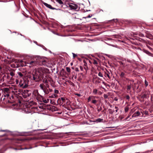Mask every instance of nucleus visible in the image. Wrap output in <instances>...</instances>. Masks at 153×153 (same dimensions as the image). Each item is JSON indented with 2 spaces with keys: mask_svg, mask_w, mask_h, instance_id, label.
<instances>
[{
  "mask_svg": "<svg viewBox=\"0 0 153 153\" xmlns=\"http://www.w3.org/2000/svg\"><path fill=\"white\" fill-rule=\"evenodd\" d=\"M109 111H110V113L111 114H113L114 111H112L111 109H110Z\"/></svg>",
  "mask_w": 153,
  "mask_h": 153,
  "instance_id": "obj_42",
  "label": "nucleus"
},
{
  "mask_svg": "<svg viewBox=\"0 0 153 153\" xmlns=\"http://www.w3.org/2000/svg\"><path fill=\"white\" fill-rule=\"evenodd\" d=\"M140 115V113L139 111H137L135 112L132 115V117H137Z\"/></svg>",
  "mask_w": 153,
  "mask_h": 153,
  "instance_id": "obj_12",
  "label": "nucleus"
},
{
  "mask_svg": "<svg viewBox=\"0 0 153 153\" xmlns=\"http://www.w3.org/2000/svg\"><path fill=\"white\" fill-rule=\"evenodd\" d=\"M57 2L59 3L60 4H63V3L61 0H56Z\"/></svg>",
  "mask_w": 153,
  "mask_h": 153,
  "instance_id": "obj_25",
  "label": "nucleus"
},
{
  "mask_svg": "<svg viewBox=\"0 0 153 153\" xmlns=\"http://www.w3.org/2000/svg\"><path fill=\"white\" fill-rule=\"evenodd\" d=\"M104 98L106 99L108 97V95L106 94H104L103 95Z\"/></svg>",
  "mask_w": 153,
  "mask_h": 153,
  "instance_id": "obj_36",
  "label": "nucleus"
},
{
  "mask_svg": "<svg viewBox=\"0 0 153 153\" xmlns=\"http://www.w3.org/2000/svg\"><path fill=\"white\" fill-rule=\"evenodd\" d=\"M49 109L52 111H54L57 110V108L55 106L51 105L49 107Z\"/></svg>",
  "mask_w": 153,
  "mask_h": 153,
  "instance_id": "obj_14",
  "label": "nucleus"
},
{
  "mask_svg": "<svg viewBox=\"0 0 153 153\" xmlns=\"http://www.w3.org/2000/svg\"><path fill=\"white\" fill-rule=\"evenodd\" d=\"M54 93L56 94H58L59 93V91L55 89L54 90Z\"/></svg>",
  "mask_w": 153,
  "mask_h": 153,
  "instance_id": "obj_35",
  "label": "nucleus"
},
{
  "mask_svg": "<svg viewBox=\"0 0 153 153\" xmlns=\"http://www.w3.org/2000/svg\"><path fill=\"white\" fill-rule=\"evenodd\" d=\"M125 75V74L124 73V72H122L121 74H120V76L122 77H124V76Z\"/></svg>",
  "mask_w": 153,
  "mask_h": 153,
  "instance_id": "obj_28",
  "label": "nucleus"
},
{
  "mask_svg": "<svg viewBox=\"0 0 153 153\" xmlns=\"http://www.w3.org/2000/svg\"><path fill=\"white\" fill-rule=\"evenodd\" d=\"M89 62L90 63H92V62H91V61L90 60H89Z\"/></svg>",
  "mask_w": 153,
  "mask_h": 153,
  "instance_id": "obj_46",
  "label": "nucleus"
},
{
  "mask_svg": "<svg viewBox=\"0 0 153 153\" xmlns=\"http://www.w3.org/2000/svg\"><path fill=\"white\" fill-rule=\"evenodd\" d=\"M5 131V130H2L1 131Z\"/></svg>",
  "mask_w": 153,
  "mask_h": 153,
  "instance_id": "obj_52",
  "label": "nucleus"
},
{
  "mask_svg": "<svg viewBox=\"0 0 153 153\" xmlns=\"http://www.w3.org/2000/svg\"><path fill=\"white\" fill-rule=\"evenodd\" d=\"M33 94L37 99L40 98L41 97V95L39 94L38 91L37 90L34 91Z\"/></svg>",
  "mask_w": 153,
  "mask_h": 153,
  "instance_id": "obj_10",
  "label": "nucleus"
},
{
  "mask_svg": "<svg viewBox=\"0 0 153 153\" xmlns=\"http://www.w3.org/2000/svg\"><path fill=\"white\" fill-rule=\"evenodd\" d=\"M19 85L20 86V87L23 88H27L28 86L27 85L26 83H25L24 81H22L20 82Z\"/></svg>",
  "mask_w": 153,
  "mask_h": 153,
  "instance_id": "obj_9",
  "label": "nucleus"
},
{
  "mask_svg": "<svg viewBox=\"0 0 153 153\" xmlns=\"http://www.w3.org/2000/svg\"><path fill=\"white\" fill-rule=\"evenodd\" d=\"M49 99H45L43 100V102L45 103H48L49 102Z\"/></svg>",
  "mask_w": 153,
  "mask_h": 153,
  "instance_id": "obj_19",
  "label": "nucleus"
},
{
  "mask_svg": "<svg viewBox=\"0 0 153 153\" xmlns=\"http://www.w3.org/2000/svg\"><path fill=\"white\" fill-rule=\"evenodd\" d=\"M98 75V76L100 77H103V76L102 74L100 72L99 73Z\"/></svg>",
  "mask_w": 153,
  "mask_h": 153,
  "instance_id": "obj_31",
  "label": "nucleus"
},
{
  "mask_svg": "<svg viewBox=\"0 0 153 153\" xmlns=\"http://www.w3.org/2000/svg\"><path fill=\"white\" fill-rule=\"evenodd\" d=\"M48 71V70L47 68H44L43 67H40L38 68L36 72H38L39 74H40L42 76V74L47 73Z\"/></svg>",
  "mask_w": 153,
  "mask_h": 153,
  "instance_id": "obj_6",
  "label": "nucleus"
},
{
  "mask_svg": "<svg viewBox=\"0 0 153 153\" xmlns=\"http://www.w3.org/2000/svg\"><path fill=\"white\" fill-rule=\"evenodd\" d=\"M43 82L45 84L48 83V80L45 78L43 80Z\"/></svg>",
  "mask_w": 153,
  "mask_h": 153,
  "instance_id": "obj_21",
  "label": "nucleus"
},
{
  "mask_svg": "<svg viewBox=\"0 0 153 153\" xmlns=\"http://www.w3.org/2000/svg\"><path fill=\"white\" fill-rule=\"evenodd\" d=\"M92 16V15H89L87 17H85V18H91V17Z\"/></svg>",
  "mask_w": 153,
  "mask_h": 153,
  "instance_id": "obj_37",
  "label": "nucleus"
},
{
  "mask_svg": "<svg viewBox=\"0 0 153 153\" xmlns=\"http://www.w3.org/2000/svg\"><path fill=\"white\" fill-rule=\"evenodd\" d=\"M69 7L71 10L77 11L79 10L78 6L76 4H71L69 5Z\"/></svg>",
  "mask_w": 153,
  "mask_h": 153,
  "instance_id": "obj_8",
  "label": "nucleus"
},
{
  "mask_svg": "<svg viewBox=\"0 0 153 153\" xmlns=\"http://www.w3.org/2000/svg\"><path fill=\"white\" fill-rule=\"evenodd\" d=\"M97 111L98 112H99L100 111V110L99 109H98Z\"/></svg>",
  "mask_w": 153,
  "mask_h": 153,
  "instance_id": "obj_48",
  "label": "nucleus"
},
{
  "mask_svg": "<svg viewBox=\"0 0 153 153\" xmlns=\"http://www.w3.org/2000/svg\"><path fill=\"white\" fill-rule=\"evenodd\" d=\"M103 119H101L100 118H98L96 120V122H102L103 121Z\"/></svg>",
  "mask_w": 153,
  "mask_h": 153,
  "instance_id": "obj_20",
  "label": "nucleus"
},
{
  "mask_svg": "<svg viewBox=\"0 0 153 153\" xmlns=\"http://www.w3.org/2000/svg\"><path fill=\"white\" fill-rule=\"evenodd\" d=\"M93 63L94 65H97L98 64V62L96 59H94Z\"/></svg>",
  "mask_w": 153,
  "mask_h": 153,
  "instance_id": "obj_23",
  "label": "nucleus"
},
{
  "mask_svg": "<svg viewBox=\"0 0 153 153\" xmlns=\"http://www.w3.org/2000/svg\"><path fill=\"white\" fill-rule=\"evenodd\" d=\"M140 153V152H136V153Z\"/></svg>",
  "mask_w": 153,
  "mask_h": 153,
  "instance_id": "obj_53",
  "label": "nucleus"
},
{
  "mask_svg": "<svg viewBox=\"0 0 153 153\" xmlns=\"http://www.w3.org/2000/svg\"><path fill=\"white\" fill-rule=\"evenodd\" d=\"M105 74L106 75H107V77L109 79L111 78V76H110V73L108 71H107L106 72H105Z\"/></svg>",
  "mask_w": 153,
  "mask_h": 153,
  "instance_id": "obj_16",
  "label": "nucleus"
},
{
  "mask_svg": "<svg viewBox=\"0 0 153 153\" xmlns=\"http://www.w3.org/2000/svg\"><path fill=\"white\" fill-rule=\"evenodd\" d=\"M99 97L96 96H90L88 99V102L91 101V102L95 104L96 105L98 101L97 100L95 99L96 98H98Z\"/></svg>",
  "mask_w": 153,
  "mask_h": 153,
  "instance_id": "obj_5",
  "label": "nucleus"
},
{
  "mask_svg": "<svg viewBox=\"0 0 153 153\" xmlns=\"http://www.w3.org/2000/svg\"><path fill=\"white\" fill-rule=\"evenodd\" d=\"M61 99L62 101L63 102H65V100H66L67 99L65 98L61 97Z\"/></svg>",
  "mask_w": 153,
  "mask_h": 153,
  "instance_id": "obj_32",
  "label": "nucleus"
},
{
  "mask_svg": "<svg viewBox=\"0 0 153 153\" xmlns=\"http://www.w3.org/2000/svg\"><path fill=\"white\" fill-rule=\"evenodd\" d=\"M115 108L116 109V110H115L116 112H117L118 110V107L117 106H115Z\"/></svg>",
  "mask_w": 153,
  "mask_h": 153,
  "instance_id": "obj_39",
  "label": "nucleus"
},
{
  "mask_svg": "<svg viewBox=\"0 0 153 153\" xmlns=\"http://www.w3.org/2000/svg\"><path fill=\"white\" fill-rule=\"evenodd\" d=\"M149 92L148 91L146 92L144 94L141 95V98L143 99L147 98V95L149 94Z\"/></svg>",
  "mask_w": 153,
  "mask_h": 153,
  "instance_id": "obj_11",
  "label": "nucleus"
},
{
  "mask_svg": "<svg viewBox=\"0 0 153 153\" xmlns=\"http://www.w3.org/2000/svg\"><path fill=\"white\" fill-rule=\"evenodd\" d=\"M43 4L45 6L50 9L52 10L56 9L55 8L52 7L51 5L48 4L47 3H46L45 2H44Z\"/></svg>",
  "mask_w": 153,
  "mask_h": 153,
  "instance_id": "obj_13",
  "label": "nucleus"
},
{
  "mask_svg": "<svg viewBox=\"0 0 153 153\" xmlns=\"http://www.w3.org/2000/svg\"><path fill=\"white\" fill-rule=\"evenodd\" d=\"M78 96H80V94H77Z\"/></svg>",
  "mask_w": 153,
  "mask_h": 153,
  "instance_id": "obj_47",
  "label": "nucleus"
},
{
  "mask_svg": "<svg viewBox=\"0 0 153 153\" xmlns=\"http://www.w3.org/2000/svg\"><path fill=\"white\" fill-rule=\"evenodd\" d=\"M17 74L20 77H22L23 76V74L21 72H18Z\"/></svg>",
  "mask_w": 153,
  "mask_h": 153,
  "instance_id": "obj_27",
  "label": "nucleus"
},
{
  "mask_svg": "<svg viewBox=\"0 0 153 153\" xmlns=\"http://www.w3.org/2000/svg\"><path fill=\"white\" fill-rule=\"evenodd\" d=\"M10 74L12 76H13L14 75H15V74H14V72H10Z\"/></svg>",
  "mask_w": 153,
  "mask_h": 153,
  "instance_id": "obj_29",
  "label": "nucleus"
},
{
  "mask_svg": "<svg viewBox=\"0 0 153 153\" xmlns=\"http://www.w3.org/2000/svg\"><path fill=\"white\" fill-rule=\"evenodd\" d=\"M102 83H103V84H105V82H102Z\"/></svg>",
  "mask_w": 153,
  "mask_h": 153,
  "instance_id": "obj_50",
  "label": "nucleus"
},
{
  "mask_svg": "<svg viewBox=\"0 0 153 153\" xmlns=\"http://www.w3.org/2000/svg\"><path fill=\"white\" fill-rule=\"evenodd\" d=\"M31 94L30 91L26 90H25L22 93V95L24 98L29 97Z\"/></svg>",
  "mask_w": 153,
  "mask_h": 153,
  "instance_id": "obj_7",
  "label": "nucleus"
},
{
  "mask_svg": "<svg viewBox=\"0 0 153 153\" xmlns=\"http://www.w3.org/2000/svg\"><path fill=\"white\" fill-rule=\"evenodd\" d=\"M43 86L45 88H46L48 89L49 88V86L48 83L45 84V85H43Z\"/></svg>",
  "mask_w": 153,
  "mask_h": 153,
  "instance_id": "obj_26",
  "label": "nucleus"
},
{
  "mask_svg": "<svg viewBox=\"0 0 153 153\" xmlns=\"http://www.w3.org/2000/svg\"><path fill=\"white\" fill-rule=\"evenodd\" d=\"M50 98H54L53 94H52L51 96H49Z\"/></svg>",
  "mask_w": 153,
  "mask_h": 153,
  "instance_id": "obj_38",
  "label": "nucleus"
},
{
  "mask_svg": "<svg viewBox=\"0 0 153 153\" xmlns=\"http://www.w3.org/2000/svg\"><path fill=\"white\" fill-rule=\"evenodd\" d=\"M23 60H20V62L21 63H22L23 62Z\"/></svg>",
  "mask_w": 153,
  "mask_h": 153,
  "instance_id": "obj_45",
  "label": "nucleus"
},
{
  "mask_svg": "<svg viewBox=\"0 0 153 153\" xmlns=\"http://www.w3.org/2000/svg\"><path fill=\"white\" fill-rule=\"evenodd\" d=\"M9 94L8 93H5V94H4V97H5L7 98L8 97H9Z\"/></svg>",
  "mask_w": 153,
  "mask_h": 153,
  "instance_id": "obj_24",
  "label": "nucleus"
},
{
  "mask_svg": "<svg viewBox=\"0 0 153 153\" xmlns=\"http://www.w3.org/2000/svg\"><path fill=\"white\" fill-rule=\"evenodd\" d=\"M66 70L68 72H70V69L68 68V67H66Z\"/></svg>",
  "mask_w": 153,
  "mask_h": 153,
  "instance_id": "obj_34",
  "label": "nucleus"
},
{
  "mask_svg": "<svg viewBox=\"0 0 153 153\" xmlns=\"http://www.w3.org/2000/svg\"><path fill=\"white\" fill-rule=\"evenodd\" d=\"M9 91V89L8 88H4L3 89V91L4 94H5V93H8Z\"/></svg>",
  "mask_w": 153,
  "mask_h": 153,
  "instance_id": "obj_17",
  "label": "nucleus"
},
{
  "mask_svg": "<svg viewBox=\"0 0 153 153\" xmlns=\"http://www.w3.org/2000/svg\"><path fill=\"white\" fill-rule=\"evenodd\" d=\"M131 84H130L129 85H127V90L128 91H129L130 92V90L131 88Z\"/></svg>",
  "mask_w": 153,
  "mask_h": 153,
  "instance_id": "obj_15",
  "label": "nucleus"
},
{
  "mask_svg": "<svg viewBox=\"0 0 153 153\" xmlns=\"http://www.w3.org/2000/svg\"><path fill=\"white\" fill-rule=\"evenodd\" d=\"M53 96L54 98H57L58 97V95L56 94H53Z\"/></svg>",
  "mask_w": 153,
  "mask_h": 153,
  "instance_id": "obj_40",
  "label": "nucleus"
},
{
  "mask_svg": "<svg viewBox=\"0 0 153 153\" xmlns=\"http://www.w3.org/2000/svg\"><path fill=\"white\" fill-rule=\"evenodd\" d=\"M126 99L128 100L130 99V97L129 95H127L126 96Z\"/></svg>",
  "mask_w": 153,
  "mask_h": 153,
  "instance_id": "obj_41",
  "label": "nucleus"
},
{
  "mask_svg": "<svg viewBox=\"0 0 153 153\" xmlns=\"http://www.w3.org/2000/svg\"><path fill=\"white\" fill-rule=\"evenodd\" d=\"M129 110V108L128 107H126L125 108V111L126 112H127Z\"/></svg>",
  "mask_w": 153,
  "mask_h": 153,
  "instance_id": "obj_30",
  "label": "nucleus"
},
{
  "mask_svg": "<svg viewBox=\"0 0 153 153\" xmlns=\"http://www.w3.org/2000/svg\"><path fill=\"white\" fill-rule=\"evenodd\" d=\"M97 92L98 90L97 89L95 88L93 89L92 92L94 94L96 95L97 94Z\"/></svg>",
  "mask_w": 153,
  "mask_h": 153,
  "instance_id": "obj_18",
  "label": "nucleus"
},
{
  "mask_svg": "<svg viewBox=\"0 0 153 153\" xmlns=\"http://www.w3.org/2000/svg\"><path fill=\"white\" fill-rule=\"evenodd\" d=\"M130 115L128 116L126 118V120H129L128 119V118L130 117Z\"/></svg>",
  "mask_w": 153,
  "mask_h": 153,
  "instance_id": "obj_44",
  "label": "nucleus"
},
{
  "mask_svg": "<svg viewBox=\"0 0 153 153\" xmlns=\"http://www.w3.org/2000/svg\"><path fill=\"white\" fill-rule=\"evenodd\" d=\"M39 61L37 59V57L35 58L33 60L30 61L29 62H25V64L22 63L23 65L25 66L27 64H29L30 67L36 65L38 64Z\"/></svg>",
  "mask_w": 153,
  "mask_h": 153,
  "instance_id": "obj_1",
  "label": "nucleus"
},
{
  "mask_svg": "<svg viewBox=\"0 0 153 153\" xmlns=\"http://www.w3.org/2000/svg\"><path fill=\"white\" fill-rule=\"evenodd\" d=\"M144 52L146 53L147 54H148L149 55H150V54L151 53H150L148 51L146 50H144L143 51Z\"/></svg>",
  "mask_w": 153,
  "mask_h": 153,
  "instance_id": "obj_22",
  "label": "nucleus"
},
{
  "mask_svg": "<svg viewBox=\"0 0 153 153\" xmlns=\"http://www.w3.org/2000/svg\"><path fill=\"white\" fill-rule=\"evenodd\" d=\"M97 59V60L98 61H100V60H99V59Z\"/></svg>",
  "mask_w": 153,
  "mask_h": 153,
  "instance_id": "obj_51",
  "label": "nucleus"
},
{
  "mask_svg": "<svg viewBox=\"0 0 153 153\" xmlns=\"http://www.w3.org/2000/svg\"><path fill=\"white\" fill-rule=\"evenodd\" d=\"M145 83L146 85V86L147 87L148 85V82L146 81V80H145Z\"/></svg>",
  "mask_w": 153,
  "mask_h": 153,
  "instance_id": "obj_33",
  "label": "nucleus"
},
{
  "mask_svg": "<svg viewBox=\"0 0 153 153\" xmlns=\"http://www.w3.org/2000/svg\"><path fill=\"white\" fill-rule=\"evenodd\" d=\"M87 65V64L86 63H85V64L84 65L85 66H86Z\"/></svg>",
  "mask_w": 153,
  "mask_h": 153,
  "instance_id": "obj_49",
  "label": "nucleus"
},
{
  "mask_svg": "<svg viewBox=\"0 0 153 153\" xmlns=\"http://www.w3.org/2000/svg\"><path fill=\"white\" fill-rule=\"evenodd\" d=\"M37 59L39 61L38 64L40 65H44L47 67L49 66V64L47 63L46 60L44 58L40 57H37Z\"/></svg>",
  "mask_w": 153,
  "mask_h": 153,
  "instance_id": "obj_2",
  "label": "nucleus"
},
{
  "mask_svg": "<svg viewBox=\"0 0 153 153\" xmlns=\"http://www.w3.org/2000/svg\"><path fill=\"white\" fill-rule=\"evenodd\" d=\"M42 76L40 74L36 72L33 75V79L36 82H39L41 80Z\"/></svg>",
  "mask_w": 153,
  "mask_h": 153,
  "instance_id": "obj_3",
  "label": "nucleus"
},
{
  "mask_svg": "<svg viewBox=\"0 0 153 153\" xmlns=\"http://www.w3.org/2000/svg\"><path fill=\"white\" fill-rule=\"evenodd\" d=\"M39 87L41 89H42L45 94H49L50 92H51L52 91V89L49 88L48 89L45 88L43 86V84H40L39 85Z\"/></svg>",
  "mask_w": 153,
  "mask_h": 153,
  "instance_id": "obj_4",
  "label": "nucleus"
},
{
  "mask_svg": "<svg viewBox=\"0 0 153 153\" xmlns=\"http://www.w3.org/2000/svg\"><path fill=\"white\" fill-rule=\"evenodd\" d=\"M73 53V57L74 58L76 56H77V55L76 54H75L74 53Z\"/></svg>",
  "mask_w": 153,
  "mask_h": 153,
  "instance_id": "obj_43",
  "label": "nucleus"
}]
</instances>
